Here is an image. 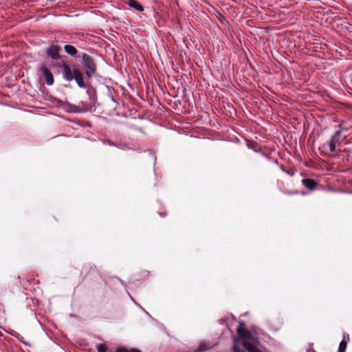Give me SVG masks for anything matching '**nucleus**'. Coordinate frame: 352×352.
<instances>
[{"label":"nucleus","instance_id":"obj_13","mask_svg":"<svg viewBox=\"0 0 352 352\" xmlns=\"http://www.w3.org/2000/svg\"><path fill=\"white\" fill-rule=\"evenodd\" d=\"M208 347L207 346V345L206 344V343L204 342H201L198 346H197V351L199 352H204V351H206L208 350Z\"/></svg>","mask_w":352,"mask_h":352},{"label":"nucleus","instance_id":"obj_19","mask_svg":"<svg viewBox=\"0 0 352 352\" xmlns=\"http://www.w3.org/2000/svg\"><path fill=\"white\" fill-rule=\"evenodd\" d=\"M131 352H142V351H140L139 349L132 348V349H131Z\"/></svg>","mask_w":352,"mask_h":352},{"label":"nucleus","instance_id":"obj_7","mask_svg":"<svg viewBox=\"0 0 352 352\" xmlns=\"http://www.w3.org/2000/svg\"><path fill=\"white\" fill-rule=\"evenodd\" d=\"M126 4L138 12L144 11V7L136 0H126Z\"/></svg>","mask_w":352,"mask_h":352},{"label":"nucleus","instance_id":"obj_3","mask_svg":"<svg viewBox=\"0 0 352 352\" xmlns=\"http://www.w3.org/2000/svg\"><path fill=\"white\" fill-rule=\"evenodd\" d=\"M53 66L58 67L62 70L63 78L67 82L72 81L75 78L76 72L80 71L74 67H72L65 63H54Z\"/></svg>","mask_w":352,"mask_h":352},{"label":"nucleus","instance_id":"obj_15","mask_svg":"<svg viewBox=\"0 0 352 352\" xmlns=\"http://www.w3.org/2000/svg\"><path fill=\"white\" fill-rule=\"evenodd\" d=\"M114 352H131V349H129L124 346H120L116 348Z\"/></svg>","mask_w":352,"mask_h":352},{"label":"nucleus","instance_id":"obj_12","mask_svg":"<svg viewBox=\"0 0 352 352\" xmlns=\"http://www.w3.org/2000/svg\"><path fill=\"white\" fill-rule=\"evenodd\" d=\"M346 342L343 340L339 344L338 352H346Z\"/></svg>","mask_w":352,"mask_h":352},{"label":"nucleus","instance_id":"obj_4","mask_svg":"<svg viewBox=\"0 0 352 352\" xmlns=\"http://www.w3.org/2000/svg\"><path fill=\"white\" fill-rule=\"evenodd\" d=\"M82 63L85 67L88 69L86 72L87 76L90 77L91 74H94L96 72V65L91 56L87 54H83L82 55Z\"/></svg>","mask_w":352,"mask_h":352},{"label":"nucleus","instance_id":"obj_8","mask_svg":"<svg viewBox=\"0 0 352 352\" xmlns=\"http://www.w3.org/2000/svg\"><path fill=\"white\" fill-rule=\"evenodd\" d=\"M302 184L309 190H315L317 186V183L312 179H303L302 180Z\"/></svg>","mask_w":352,"mask_h":352},{"label":"nucleus","instance_id":"obj_5","mask_svg":"<svg viewBox=\"0 0 352 352\" xmlns=\"http://www.w3.org/2000/svg\"><path fill=\"white\" fill-rule=\"evenodd\" d=\"M38 71L44 76L45 83L47 85L51 86L54 84V76H53L52 73L51 72V71L49 69H47L45 66L42 65V66L39 67Z\"/></svg>","mask_w":352,"mask_h":352},{"label":"nucleus","instance_id":"obj_14","mask_svg":"<svg viewBox=\"0 0 352 352\" xmlns=\"http://www.w3.org/2000/svg\"><path fill=\"white\" fill-rule=\"evenodd\" d=\"M96 349L98 352H106L107 351V346L103 344H99L96 346Z\"/></svg>","mask_w":352,"mask_h":352},{"label":"nucleus","instance_id":"obj_11","mask_svg":"<svg viewBox=\"0 0 352 352\" xmlns=\"http://www.w3.org/2000/svg\"><path fill=\"white\" fill-rule=\"evenodd\" d=\"M87 94L89 96V98L91 101H95L96 100V91L92 87H89L87 90Z\"/></svg>","mask_w":352,"mask_h":352},{"label":"nucleus","instance_id":"obj_18","mask_svg":"<svg viewBox=\"0 0 352 352\" xmlns=\"http://www.w3.org/2000/svg\"><path fill=\"white\" fill-rule=\"evenodd\" d=\"M219 20L222 23H228L226 19L225 18L224 16H223L222 14L220 15V16L219 17Z\"/></svg>","mask_w":352,"mask_h":352},{"label":"nucleus","instance_id":"obj_10","mask_svg":"<svg viewBox=\"0 0 352 352\" xmlns=\"http://www.w3.org/2000/svg\"><path fill=\"white\" fill-rule=\"evenodd\" d=\"M64 50L67 54L72 56H76L78 53V51L76 49V47L72 45H65L64 46Z\"/></svg>","mask_w":352,"mask_h":352},{"label":"nucleus","instance_id":"obj_16","mask_svg":"<svg viewBox=\"0 0 352 352\" xmlns=\"http://www.w3.org/2000/svg\"><path fill=\"white\" fill-rule=\"evenodd\" d=\"M281 170L286 173L287 175H289L290 176H294L295 174V172L294 170H285L283 166L280 167Z\"/></svg>","mask_w":352,"mask_h":352},{"label":"nucleus","instance_id":"obj_6","mask_svg":"<svg viewBox=\"0 0 352 352\" xmlns=\"http://www.w3.org/2000/svg\"><path fill=\"white\" fill-rule=\"evenodd\" d=\"M60 47L57 45H51L46 50V54L52 60H57L60 58L59 56Z\"/></svg>","mask_w":352,"mask_h":352},{"label":"nucleus","instance_id":"obj_17","mask_svg":"<svg viewBox=\"0 0 352 352\" xmlns=\"http://www.w3.org/2000/svg\"><path fill=\"white\" fill-rule=\"evenodd\" d=\"M234 352H245L244 350L239 349L236 344H234L232 346Z\"/></svg>","mask_w":352,"mask_h":352},{"label":"nucleus","instance_id":"obj_1","mask_svg":"<svg viewBox=\"0 0 352 352\" xmlns=\"http://www.w3.org/2000/svg\"><path fill=\"white\" fill-rule=\"evenodd\" d=\"M237 333L242 340V345L248 352H264L261 348L260 341L255 334L245 329V324L240 322L237 328Z\"/></svg>","mask_w":352,"mask_h":352},{"label":"nucleus","instance_id":"obj_9","mask_svg":"<svg viewBox=\"0 0 352 352\" xmlns=\"http://www.w3.org/2000/svg\"><path fill=\"white\" fill-rule=\"evenodd\" d=\"M74 80H75L76 82L77 83L79 87H85V83L84 82L83 76L80 71L76 72V76L75 78H74Z\"/></svg>","mask_w":352,"mask_h":352},{"label":"nucleus","instance_id":"obj_2","mask_svg":"<svg viewBox=\"0 0 352 352\" xmlns=\"http://www.w3.org/2000/svg\"><path fill=\"white\" fill-rule=\"evenodd\" d=\"M346 135H342L341 131H336L328 140L322 144V149L325 153L331 154L336 151L341 142L345 139Z\"/></svg>","mask_w":352,"mask_h":352}]
</instances>
